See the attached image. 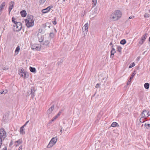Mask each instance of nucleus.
<instances>
[{"label":"nucleus","mask_w":150,"mask_h":150,"mask_svg":"<svg viewBox=\"0 0 150 150\" xmlns=\"http://www.w3.org/2000/svg\"><path fill=\"white\" fill-rule=\"evenodd\" d=\"M52 8L50 6H49L45 9L42 10V12L43 13H46L48 12Z\"/></svg>","instance_id":"f3484780"},{"label":"nucleus","mask_w":150,"mask_h":150,"mask_svg":"<svg viewBox=\"0 0 150 150\" xmlns=\"http://www.w3.org/2000/svg\"><path fill=\"white\" fill-rule=\"evenodd\" d=\"M1 11H0V15H1Z\"/></svg>","instance_id":"680f3d73"},{"label":"nucleus","mask_w":150,"mask_h":150,"mask_svg":"<svg viewBox=\"0 0 150 150\" xmlns=\"http://www.w3.org/2000/svg\"><path fill=\"white\" fill-rule=\"evenodd\" d=\"M43 38L42 37L40 38L39 39V41L40 42H42L43 41Z\"/></svg>","instance_id":"4c0bfd02"},{"label":"nucleus","mask_w":150,"mask_h":150,"mask_svg":"<svg viewBox=\"0 0 150 150\" xmlns=\"http://www.w3.org/2000/svg\"><path fill=\"white\" fill-rule=\"evenodd\" d=\"M92 2L93 6H95L97 3V0H92Z\"/></svg>","instance_id":"c756f323"},{"label":"nucleus","mask_w":150,"mask_h":150,"mask_svg":"<svg viewBox=\"0 0 150 150\" xmlns=\"http://www.w3.org/2000/svg\"><path fill=\"white\" fill-rule=\"evenodd\" d=\"M5 4H6L5 2H3L1 4L0 6V11L3 10V9H4V7L5 6Z\"/></svg>","instance_id":"aec40b11"},{"label":"nucleus","mask_w":150,"mask_h":150,"mask_svg":"<svg viewBox=\"0 0 150 150\" xmlns=\"http://www.w3.org/2000/svg\"><path fill=\"white\" fill-rule=\"evenodd\" d=\"M20 14L22 17H25L26 16L27 13L25 11L23 10L21 11Z\"/></svg>","instance_id":"a211bd4d"},{"label":"nucleus","mask_w":150,"mask_h":150,"mask_svg":"<svg viewBox=\"0 0 150 150\" xmlns=\"http://www.w3.org/2000/svg\"><path fill=\"white\" fill-rule=\"evenodd\" d=\"M50 42L48 40H45L43 44V45H46L47 47H49V45L50 44Z\"/></svg>","instance_id":"4be33fe9"},{"label":"nucleus","mask_w":150,"mask_h":150,"mask_svg":"<svg viewBox=\"0 0 150 150\" xmlns=\"http://www.w3.org/2000/svg\"><path fill=\"white\" fill-rule=\"evenodd\" d=\"M2 137L1 136H0V144H2Z\"/></svg>","instance_id":"de8ad7c7"},{"label":"nucleus","mask_w":150,"mask_h":150,"mask_svg":"<svg viewBox=\"0 0 150 150\" xmlns=\"http://www.w3.org/2000/svg\"><path fill=\"white\" fill-rule=\"evenodd\" d=\"M68 0H63L62 1V2H65L66 1H67Z\"/></svg>","instance_id":"4d7b16f0"},{"label":"nucleus","mask_w":150,"mask_h":150,"mask_svg":"<svg viewBox=\"0 0 150 150\" xmlns=\"http://www.w3.org/2000/svg\"><path fill=\"white\" fill-rule=\"evenodd\" d=\"M16 18H14V17H13L12 18V22L13 23H14V24H16V23H17V21H15Z\"/></svg>","instance_id":"2f4dec72"},{"label":"nucleus","mask_w":150,"mask_h":150,"mask_svg":"<svg viewBox=\"0 0 150 150\" xmlns=\"http://www.w3.org/2000/svg\"><path fill=\"white\" fill-rule=\"evenodd\" d=\"M54 34L53 33H50L49 35V37H50L51 38H53L54 37Z\"/></svg>","instance_id":"f704fd0d"},{"label":"nucleus","mask_w":150,"mask_h":150,"mask_svg":"<svg viewBox=\"0 0 150 150\" xmlns=\"http://www.w3.org/2000/svg\"><path fill=\"white\" fill-rule=\"evenodd\" d=\"M126 42V41L125 39H123L120 42V43L122 45H124Z\"/></svg>","instance_id":"bb28decb"},{"label":"nucleus","mask_w":150,"mask_h":150,"mask_svg":"<svg viewBox=\"0 0 150 150\" xmlns=\"http://www.w3.org/2000/svg\"><path fill=\"white\" fill-rule=\"evenodd\" d=\"M20 70H19V72H20Z\"/></svg>","instance_id":"774afa93"},{"label":"nucleus","mask_w":150,"mask_h":150,"mask_svg":"<svg viewBox=\"0 0 150 150\" xmlns=\"http://www.w3.org/2000/svg\"><path fill=\"white\" fill-rule=\"evenodd\" d=\"M9 6L8 8V13L10 14V12L11 11L12 9H13V7L14 6V2L13 1H11L9 3Z\"/></svg>","instance_id":"9d476101"},{"label":"nucleus","mask_w":150,"mask_h":150,"mask_svg":"<svg viewBox=\"0 0 150 150\" xmlns=\"http://www.w3.org/2000/svg\"><path fill=\"white\" fill-rule=\"evenodd\" d=\"M4 70H6L8 69V67H5L2 68Z\"/></svg>","instance_id":"ea45409f"},{"label":"nucleus","mask_w":150,"mask_h":150,"mask_svg":"<svg viewBox=\"0 0 150 150\" xmlns=\"http://www.w3.org/2000/svg\"><path fill=\"white\" fill-rule=\"evenodd\" d=\"M122 49V48L121 46H118L117 49V51H118L120 52V53H121V52Z\"/></svg>","instance_id":"a878e982"},{"label":"nucleus","mask_w":150,"mask_h":150,"mask_svg":"<svg viewBox=\"0 0 150 150\" xmlns=\"http://www.w3.org/2000/svg\"><path fill=\"white\" fill-rule=\"evenodd\" d=\"M57 118V116H54L52 119L51 120V122H52L53 121H54V120H55Z\"/></svg>","instance_id":"72a5a7b5"},{"label":"nucleus","mask_w":150,"mask_h":150,"mask_svg":"<svg viewBox=\"0 0 150 150\" xmlns=\"http://www.w3.org/2000/svg\"><path fill=\"white\" fill-rule=\"evenodd\" d=\"M144 125L147 129H148L150 128V124H148L146 123Z\"/></svg>","instance_id":"7c9ffc66"},{"label":"nucleus","mask_w":150,"mask_h":150,"mask_svg":"<svg viewBox=\"0 0 150 150\" xmlns=\"http://www.w3.org/2000/svg\"><path fill=\"white\" fill-rule=\"evenodd\" d=\"M30 70L31 72H35L36 71V69L35 68L30 67Z\"/></svg>","instance_id":"5701e85b"},{"label":"nucleus","mask_w":150,"mask_h":150,"mask_svg":"<svg viewBox=\"0 0 150 150\" xmlns=\"http://www.w3.org/2000/svg\"><path fill=\"white\" fill-rule=\"evenodd\" d=\"M4 91V94L8 92V90L7 89H5Z\"/></svg>","instance_id":"49530a36"},{"label":"nucleus","mask_w":150,"mask_h":150,"mask_svg":"<svg viewBox=\"0 0 150 150\" xmlns=\"http://www.w3.org/2000/svg\"><path fill=\"white\" fill-rule=\"evenodd\" d=\"M131 80L130 79V80L129 81H128V82H127V85H129V84L130 83V82H131Z\"/></svg>","instance_id":"8fccbe9b"},{"label":"nucleus","mask_w":150,"mask_h":150,"mask_svg":"<svg viewBox=\"0 0 150 150\" xmlns=\"http://www.w3.org/2000/svg\"><path fill=\"white\" fill-rule=\"evenodd\" d=\"M136 74V72L135 71H133V72L132 73V74L131 76L130 79L131 80L133 78L134 76Z\"/></svg>","instance_id":"393cba45"},{"label":"nucleus","mask_w":150,"mask_h":150,"mask_svg":"<svg viewBox=\"0 0 150 150\" xmlns=\"http://www.w3.org/2000/svg\"><path fill=\"white\" fill-rule=\"evenodd\" d=\"M2 150H7L6 147L4 146Z\"/></svg>","instance_id":"603ef678"},{"label":"nucleus","mask_w":150,"mask_h":150,"mask_svg":"<svg viewBox=\"0 0 150 150\" xmlns=\"http://www.w3.org/2000/svg\"><path fill=\"white\" fill-rule=\"evenodd\" d=\"M149 41L150 42V37H149Z\"/></svg>","instance_id":"bf43d9fd"},{"label":"nucleus","mask_w":150,"mask_h":150,"mask_svg":"<svg viewBox=\"0 0 150 150\" xmlns=\"http://www.w3.org/2000/svg\"><path fill=\"white\" fill-rule=\"evenodd\" d=\"M135 65V64H134V62H133V63H132L129 66V68H132V67H133Z\"/></svg>","instance_id":"473e14b6"},{"label":"nucleus","mask_w":150,"mask_h":150,"mask_svg":"<svg viewBox=\"0 0 150 150\" xmlns=\"http://www.w3.org/2000/svg\"><path fill=\"white\" fill-rule=\"evenodd\" d=\"M149 16V14L147 13H146L144 15V17L145 18H147Z\"/></svg>","instance_id":"c9c22d12"},{"label":"nucleus","mask_w":150,"mask_h":150,"mask_svg":"<svg viewBox=\"0 0 150 150\" xmlns=\"http://www.w3.org/2000/svg\"><path fill=\"white\" fill-rule=\"evenodd\" d=\"M128 21V20H127L126 21Z\"/></svg>","instance_id":"0e129e2a"},{"label":"nucleus","mask_w":150,"mask_h":150,"mask_svg":"<svg viewBox=\"0 0 150 150\" xmlns=\"http://www.w3.org/2000/svg\"><path fill=\"white\" fill-rule=\"evenodd\" d=\"M88 23H87L84 25V26L82 27V30L83 32H86V33L87 32L88 28Z\"/></svg>","instance_id":"1a4fd4ad"},{"label":"nucleus","mask_w":150,"mask_h":150,"mask_svg":"<svg viewBox=\"0 0 150 150\" xmlns=\"http://www.w3.org/2000/svg\"><path fill=\"white\" fill-rule=\"evenodd\" d=\"M112 50L111 51V55L110 57H113L114 55V54L116 52L115 49L113 47V45L112 46Z\"/></svg>","instance_id":"9b49d317"},{"label":"nucleus","mask_w":150,"mask_h":150,"mask_svg":"<svg viewBox=\"0 0 150 150\" xmlns=\"http://www.w3.org/2000/svg\"><path fill=\"white\" fill-rule=\"evenodd\" d=\"M20 132L21 134L23 135L25 134V132L23 129L20 128Z\"/></svg>","instance_id":"cd10ccee"},{"label":"nucleus","mask_w":150,"mask_h":150,"mask_svg":"<svg viewBox=\"0 0 150 150\" xmlns=\"http://www.w3.org/2000/svg\"><path fill=\"white\" fill-rule=\"evenodd\" d=\"M21 76L22 77H24V78L25 79L28 77V74L27 72L24 71V72L21 74Z\"/></svg>","instance_id":"dca6fc26"},{"label":"nucleus","mask_w":150,"mask_h":150,"mask_svg":"<svg viewBox=\"0 0 150 150\" xmlns=\"http://www.w3.org/2000/svg\"><path fill=\"white\" fill-rule=\"evenodd\" d=\"M24 70H23V69H21V70H20V73H19V75H21V74H22L23 72H24Z\"/></svg>","instance_id":"79ce46f5"},{"label":"nucleus","mask_w":150,"mask_h":150,"mask_svg":"<svg viewBox=\"0 0 150 150\" xmlns=\"http://www.w3.org/2000/svg\"><path fill=\"white\" fill-rule=\"evenodd\" d=\"M22 140L21 139H20L14 142V145L16 146H17L19 144H21L22 142Z\"/></svg>","instance_id":"f8f14e48"},{"label":"nucleus","mask_w":150,"mask_h":150,"mask_svg":"<svg viewBox=\"0 0 150 150\" xmlns=\"http://www.w3.org/2000/svg\"><path fill=\"white\" fill-rule=\"evenodd\" d=\"M55 30L56 32V30L55 29Z\"/></svg>","instance_id":"69168bd1"},{"label":"nucleus","mask_w":150,"mask_h":150,"mask_svg":"<svg viewBox=\"0 0 150 150\" xmlns=\"http://www.w3.org/2000/svg\"><path fill=\"white\" fill-rule=\"evenodd\" d=\"M56 18H55V21H52L54 25H55L57 23V22L56 21Z\"/></svg>","instance_id":"a19ab883"},{"label":"nucleus","mask_w":150,"mask_h":150,"mask_svg":"<svg viewBox=\"0 0 150 150\" xmlns=\"http://www.w3.org/2000/svg\"><path fill=\"white\" fill-rule=\"evenodd\" d=\"M117 124H118L117 122H113L111 126L112 127H115L117 126Z\"/></svg>","instance_id":"c85d7f7f"},{"label":"nucleus","mask_w":150,"mask_h":150,"mask_svg":"<svg viewBox=\"0 0 150 150\" xmlns=\"http://www.w3.org/2000/svg\"><path fill=\"white\" fill-rule=\"evenodd\" d=\"M62 110H61L56 116H57L58 117V116H59L61 115L62 113Z\"/></svg>","instance_id":"e433bc0d"},{"label":"nucleus","mask_w":150,"mask_h":150,"mask_svg":"<svg viewBox=\"0 0 150 150\" xmlns=\"http://www.w3.org/2000/svg\"><path fill=\"white\" fill-rule=\"evenodd\" d=\"M16 23L13 25L14 29L15 31L18 32L20 31L22 28V24L20 22Z\"/></svg>","instance_id":"7ed1b4c3"},{"label":"nucleus","mask_w":150,"mask_h":150,"mask_svg":"<svg viewBox=\"0 0 150 150\" xmlns=\"http://www.w3.org/2000/svg\"><path fill=\"white\" fill-rule=\"evenodd\" d=\"M35 91L34 88H32L28 90L27 93L28 95H31L32 98H33L35 96Z\"/></svg>","instance_id":"20e7f679"},{"label":"nucleus","mask_w":150,"mask_h":150,"mask_svg":"<svg viewBox=\"0 0 150 150\" xmlns=\"http://www.w3.org/2000/svg\"><path fill=\"white\" fill-rule=\"evenodd\" d=\"M2 144H0V148L1 147V145Z\"/></svg>","instance_id":"052dcab7"},{"label":"nucleus","mask_w":150,"mask_h":150,"mask_svg":"<svg viewBox=\"0 0 150 150\" xmlns=\"http://www.w3.org/2000/svg\"><path fill=\"white\" fill-rule=\"evenodd\" d=\"M13 144V142L12 141H11L9 145L10 146H11V145H12Z\"/></svg>","instance_id":"3c124183"},{"label":"nucleus","mask_w":150,"mask_h":150,"mask_svg":"<svg viewBox=\"0 0 150 150\" xmlns=\"http://www.w3.org/2000/svg\"><path fill=\"white\" fill-rule=\"evenodd\" d=\"M25 21L26 23V25L28 28L32 27L34 25L33 22L29 21H28L27 19H25Z\"/></svg>","instance_id":"0eeeda50"},{"label":"nucleus","mask_w":150,"mask_h":150,"mask_svg":"<svg viewBox=\"0 0 150 150\" xmlns=\"http://www.w3.org/2000/svg\"><path fill=\"white\" fill-rule=\"evenodd\" d=\"M46 1V0H40V4H43Z\"/></svg>","instance_id":"58836bf2"},{"label":"nucleus","mask_w":150,"mask_h":150,"mask_svg":"<svg viewBox=\"0 0 150 150\" xmlns=\"http://www.w3.org/2000/svg\"><path fill=\"white\" fill-rule=\"evenodd\" d=\"M134 17V16H131L129 18V19H133Z\"/></svg>","instance_id":"a18cd8bd"},{"label":"nucleus","mask_w":150,"mask_h":150,"mask_svg":"<svg viewBox=\"0 0 150 150\" xmlns=\"http://www.w3.org/2000/svg\"><path fill=\"white\" fill-rule=\"evenodd\" d=\"M29 121L28 120L25 123V124L24 125V126H26V125L28 124V123L29 122Z\"/></svg>","instance_id":"09e8293b"},{"label":"nucleus","mask_w":150,"mask_h":150,"mask_svg":"<svg viewBox=\"0 0 150 150\" xmlns=\"http://www.w3.org/2000/svg\"><path fill=\"white\" fill-rule=\"evenodd\" d=\"M146 112L144 113V114L145 115V117H147L149 116L150 115V114H149V111L145 110H143V112Z\"/></svg>","instance_id":"412c9836"},{"label":"nucleus","mask_w":150,"mask_h":150,"mask_svg":"<svg viewBox=\"0 0 150 150\" xmlns=\"http://www.w3.org/2000/svg\"><path fill=\"white\" fill-rule=\"evenodd\" d=\"M100 85V83H98L96 85V88H98L99 87Z\"/></svg>","instance_id":"37998d69"},{"label":"nucleus","mask_w":150,"mask_h":150,"mask_svg":"<svg viewBox=\"0 0 150 150\" xmlns=\"http://www.w3.org/2000/svg\"><path fill=\"white\" fill-rule=\"evenodd\" d=\"M54 106L53 105H52V106L47 110V112L48 114H50L52 112L53 110L54 109Z\"/></svg>","instance_id":"4468645a"},{"label":"nucleus","mask_w":150,"mask_h":150,"mask_svg":"<svg viewBox=\"0 0 150 150\" xmlns=\"http://www.w3.org/2000/svg\"><path fill=\"white\" fill-rule=\"evenodd\" d=\"M36 45H31V47L32 50H40V48L38 47L37 46H36Z\"/></svg>","instance_id":"2eb2a0df"},{"label":"nucleus","mask_w":150,"mask_h":150,"mask_svg":"<svg viewBox=\"0 0 150 150\" xmlns=\"http://www.w3.org/2000/svg\"><path fill=\"white\" fill-rule=\"evenodd\" d=\"M20 50V47L19 46H18L16 48L15 51V54L16 55L18 53V52Z\"/></svg>","instance_id":"6ab92c4d"},{"label":"nucleus","mask_w":150,"mask_h":150,"mask_svg":"<svg viewBox=\"0 0 150 150\" xmlns=\"http://www.w3.org/2000/svg\"><path fill=\"white\" fill-rule=\"evenodd\" d=\"M25 126H24V125L22 126L21 128V129H23V128H24V127Z\"/></svg>","instance_id":"864d4df0"},{"label":"nucleus","mask_w":150,"mask_h":150,"mask_svg":"<svg viewBox=\"0 0 150 150\" xmlns=\"http://www.w3.org/2000/svg\"><path fill=\"white\" fill-rule=\"evenodd\" d=\"M28 21L34 23L35 20L34 19V17L32 15H30L28 16V19H27Z\"/></svg>","instance_id":"ddd939ff"},{"label":"nucleus","mask_w":150,"mask_h":150,"mask_svg":"<svg viewBox=\"0 0 150 150\" xmlns=\"http://www.w3.org/2000/svg\"><path fill=\"white\" fill-rule=\"evenodd\" d=\"M109 45H112H112H112V42H111L110 43V44H109Z\"/></svg>","instance_id":"6e6d98bb"},{"label":"nucleus","mask_w":150,"mask_h":150,"mask_svg":"<svg viewBox=\"0 0 150 150\" xmlns=\"http://www.w3.org/2000/svg\"><path fill=\"white\" fill-rule=\"evenodd\" d=\"M147 35L148 34L147 33H146L142 36L139 42V45H141L143 44L144 42V41L145 39L147 37Z\"/></svg>","instance_id":"39448f33"},{"label":"nucleus","mask_w":150,"mask_h":150,"mask_svg":"<svg viewBox=\"0 0 150 150\" xmlns=\"http://www.w3.org/2000/svg\"><path fill=\"white\" fill-rule=\"evenodd\" d=\"M143 125H142V126H143Z\"/></svg>","instance_id":"338daca9"},{"label":"nucleus","mask_w":150,"mask_h":150,"mask_svg":"<svg viewBox=\"0 0 150 150\" xmlns=\"http://www.w3.org/2000/svg\"><path fill=\"white\" fill-rule=\"evenodd\" d=\"M146 112H143L141 114V117L140 119V121L141 122L143 123L145 121V120L146 119V117H145V115L144 114V113Z\"/></svg>","instance_id":"6e6552de"},{"label":"nucleus","mask_w":150,"mask_h":150,"mask_svg":"<svg viewBox=\"0 0 150 150\" xmlns=\"http://www.w3.org/2000/svg\"><path fill=\"white\" fill-rule=\"evenodd\" d=\"M60 131L61 132V133H62V127L61 129H60Z\"/></svg>","instance_id":"13d9d810"},{"label":"nucleus","mask_w":150,"mask_h":150,"mask_svg":"<svg viewBox=\"0 0 150 150\" xmlns=\"http://www.w3.org/2000/svg\"><path fill=\"white\" fill-rule=\"evenodd\" d=\"M4 93V91H2L0 92V94H2Z\"/></svg>","instance_id":"5fc2aeb1"},{"label":"nucleus","mask_w":150,"mask_h":150,"mask_svg":"<svg viewBox=\"0 0 150 150\" xmlns=\"http://www.w3.org/2000/svg\"><path fill=\"white\" fill-rule=\"evenodd\" d=\"M149 12H150V10H149Z\"/></svg>","instance_id":"e2e57ef3"},{"label":"nucleus","mask_w":150,"mask_h":150,"mask_svg":"<svg viewBox=\"0 0 150 150\" xmlns=\"http://www.w3.org/2000/svg\"><path fill=\"white\" fill-rule=\"evenodd\" d=\"M149 84L148 83H145L144 84L145 88L146 89H148L149 88Z\"/></svg>","instance_id":"b1692460"},{"label":"nucleus","mask_w":150,"mask_h":150,"mask_svg":"<svg viewBox=\"0 0 150 150\" xmlns=\"http://www.w3.org/2000/svg\"><path fill=\"white\" fill-rule=\"evenodd\" d=\"M57 140V137H53L50 142L48 144L47 146V148L52 147L56 143Z\"/></svg>","instance_id":"f03ea898"},{"label":"nucleus","mask_w":150,"mask_h":150,"mask_svg":"<svg viewBox=\"0 0 150 150\" xmlns=\"http://www.w3.org/2000/svg\"><path fill=\"white\" fill-rule=\"evenodd\" d=\"M0 136L4 139L6 137V132L4 128H1L0 130Z\"/></svg>","instance_id":"423d86ee"},{"label":"nucleus","mask_w":150,"mask_h":150,"mask_svg":"<svg viewBox=\"0 0 150 150\" xmlns=\"http://www.w3.org/2000/svg\"><path fill=\"white\" fill-rule=\"evenodd\" d=\"M22 146H19L18 150H22Z\"/></svg>","instance_id":"c03bdc74"},{"label":"nucleus","mask_w":150,"mask_h":150,"mask_svg":"<svg viewBox=\"0 0 150 150\" xmlns=\"http://www.w3.org/2000/svg\"><path fill=\"white\" fill-rule=\"evenodd\" d=\"M122 15V12L120 10H117L111 14L110 18L112 21H117L121 17Z\"/></svg>","instance_id":"f257e3e1"}]
</instances>
